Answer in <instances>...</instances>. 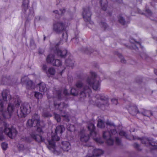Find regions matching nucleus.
Listing matches in <instances>:
<instances>
[{
	"mask_svg": "<svg viewBox=\"0 0 157 157\" xmlns=\"http://www.w3.org/2000/svg\"><path fill=\"white\" fill-rule=\"evenodd\" d=\"M91 77H88L86 81V84H84L81 80L77 81L75 84L76 87L78 89L80 92L81 98L86 97L87 94L91 92L90 87H92L94 90H98L100 87V83L96 79V74L91 72Z\"/></svg>",
	"mask_w": 157,
	"mask_h": 157,
	"instance_id": "1",
	"label": "nucleus"
},
{
	"mask_svg": "<svg viewBox=\"0 0 157 157\" xmlns=\"http://www.w3.org/2000/svg\"><path fill=\"white\" fill-rule=\"evenodd\" d=\"M3 132L11 139L15 138L18 134L15 128L10 127L5 121L0 120V141H2L4 139V136L2 134Z\"/></svg>",
	"mask_w": 157,
	"mask_h": 157,
	"instance_id": "2",
	"label": "nucleus"
},
{
	"mask_svg": "<svg viewBox=\"0 0 157 157\" xmlns=\"http://www.w3.org/2000/svg\"><path fill=\"white\" fill-rule=\"evenodd\" d=\"M65 128L63 125H59L57 126L55 131V133H52L51 139H48L46 142L47 146L49 150H52L54 152L55 154H57L58 148H57L56 151H55V141H58L59 140V138L57 136V135L61 134L64 131Z\"/></svg>",
	"mask_w": 157,
	"mask_h": 157,
	"instance_id": "3",
	"label": "nucleus"
},
{
	"mask_svg": "<svg viewBox=\"0 0 157 157\" xmlns=\"http://www.w3.org/2000/svg\"><path fill=\"white\" fill-rule=\"evenodd\" d=\"M27 125L29 127H35L39 132H42V129L45 126L44 122L40 120L39 116L36 114H34L32 119L27 121Z\"/></svg>",
	"mask_w": 157,
	"mask_h": 157,
	"instance_id": "4",
	"label": "nucleus"
},
{
	"mask_svg": "<svg viewBox=\"0 0 157 157\" xmlns=\"http://www.w3.org/2000/svg\"><path fill=\"white\" fill-rule=\"evenodd\" d=\"M21 100L18 98H15L14 101V104L10 103L8 104L7 108V111L4 112L2 113V115L5 118H9L10 117L15 108L14 105L16 106H18L20 105Z\"/></svg>",
	"mask_w": 157,
	"mask_h": 157,
	"instance_id": "5",
	"label": "nucleus"
},
{
	"mask_svg": "<svg viewBox=\"0 0 157 157\" xmlns=\"http://www.w3.org/2000/svg\"><path fill=\"white\" fill-rule=\"evenodd\" d=\"M30 111V107L29 105L27 103H24L21 105L19 109L17 110V116L20 118L25 117Z\"/></svg>",
	"mask_w": 157,
	"mask_h": 157,
	"instance_id": "6",
	"label": "nucleus"
},
{
	"mask_svg": "<svg viewBox=\"0 0 157 157\" xmlns=\"http://www.w3.org/2000/svg\"><path fill=\"white\" fill-rule=\"evenodd\" d=\"M117 133L116 130L113 129L111 130V132L109 131H105L103 132V137L106 140V143L109 145H113L114 141L112 138V136L115 135Z\"/></svg>",
	"mask_w": 157,
	"mask_h": 157,
	"instance_id": "7",
	"label": "nucleus"
},
{
	"mask_svg": "<svg viewBox=\"0 0 157 157\" xmlns=\"http://www.w3.org/2000/svg\"><path fill=\"white\" fill-rule=\"evenodd\" d=\"M67 21L66 20V21L64 22L61 21L55 22L53 24V29L57 33H60L63 31L65 26L67 25L68 24V23H67V25L66 24V21Z\"/></svg>",
	"mask_w": 157,
	"mask_h": 157,
	"instance_id": "8",
	"label": "nucleus"
},
{
	"mask_svg": "<svg viewBox=\"0 0 157 157\" xmlns=\"http://www.w3.org/2000/svg\"><path fill=\"white\" fill-rule=\"evenodd\" d=\"M83 10L82 15L85 21L90 24H93V22L91 20L92 14L90 8L89 7H87L84 8Z\"/></svg>",
	"mask_w": 157,
	"mask_h": 157,
	"instance_id": "9",
	"label": "nucleus"
},
{
	"mask_svg": "<svg viewBox=\"0 0 157 157\" xmlns=\"http://www.w3.org/2000/svg\"><path fill=\"white\" fill-rule=\"evenodd\" d=\"M62 148L59 149V147H56L55 146V151H56V149L57 148H58V151H57V154H55L54 153V152L52 150H50L51 151H52L54 154H56V155H59L60 154L62 150H63L64 151H68L71 148V145L70 143L67 141H63L62 143Z\"/></svg>",
	"mask_w": 157,
	"mask_h": 157,
	"instance_id": "10",
	"label": "nucleus"
},
{
	"mask_svg": "<svg viewBox=\"0 0 157 157\" xmlns=\"http://www.w3.org/2000/svg\"><path fill=\"white\" fill-rule=\"evenodd\" d=\"M99 97L100 98V99H98V104H97V105L98 107H101L102 109L104 110L105 108H104V107H105V105L107 104L108 103V98L104 96L100 97L99 94L97 95L95 97L98 99Z\"/></svg>",
	"mask_w": 157,
	"mask_h": 157,
	"instance_id": "11",
	"label": "nucleus"
},
{
	"mask_svg": "<svg viewBox=\"0 0 157 157\" xmlns=\"http://www.w3.org/2000/svg\"><path fill=\"white\" fill-rule=\"evenodd\" d=\"M51 49L52 52H54L55 54H56L58 56L62 58L64 57L67 53V51L66 50H61L57 48L56 47L54 48H51Z\"/></svg>",
	"mask_w": 157,
	"mask_h": 157,
	"instance_id": "12",
	"label": "nucleus"
},
{
	"mask_svg": "<svg viewBox=\"0 0 157 157\" xmlns=\"http://www.w3.org/2000/svg\"><path fill=\"white\" fill-rule=\"evenodd\" d=\"M30 135L32 138L38 142H42L44 140V139L42 137V136L37 134L35 132H32Z\"/></svg>",
	"mask_w": 157,
	"mask_h": 157,
	"instance_id": "13",
	"label": "nucleus"
},
{
	"mask_svg": "<svg viewBox=\"0 0 157 157\" xmlns=\"http://www.w3.org/2000/svg\"><path fill=\"white\" fill-rule=\"evenodd\" d=\"M2 96L3 100L5 101H11V102L14 100V99H11V96L8 91L5 90L3 91L2 93Z\"/></svg>",
	"mask_w": 157,
	"mask_h": 157,
	"instance_id": "14",
	"label": "nucleus"
},
{
	"mask_svg": "<svg viewBox=\"0 0 157 157\" xmlns=\"http://www.w3.org/2000/svg\"><path fill=\"white\" fill-rule=\"evenodd\" d=\"M80 141L82 142H86L89 139V136L88 135H86L84 131H82L79 134Z\"/></svg>",
	"mask_w": 157,
	"mask_h": 157,
	"instance_id": "15",
	"label": "nucleus"
},
{
	"mask_svg": "<svg viewBox=\"0 0 157 157\" xmlns=\"http://www.w3.org/2000/svg\"><path fill=\"white\" fill-rule=\"evenodd\" d=\"M88 128L90 131V135L94 138L97 135V133L95 131V127L94 124L90 123L88 126Z\"/></svg>",
	"mask_w": 157,
	"mask_h": 157,
	"instance_id": "16",
	"label": "nucleus"
},
{
	"mask_svg": "<svg viewBox=\"0 0 157 157\" xmlns=\"http://www.w3.org/2000/svg\"><path fill=\"white\" fill-rule=\"evenodd\" d=\"M103 153V151L99 149H95L93 151V155H87L86 157H93L94 156H98Z\"/></svg>",
	"mask_w": 157,
	"mask_h": 157,
	"instance_id": "17",
	"label": "nucleus"
},
{
	"mask_svg": "<svg viewBox=\"0 0 157 157\" xmlns=\"http://www.w3.org/2000/svg\"><path fill=\"white\" fill-rule=\"evenodd\" d=\"M128 109L130 113L133 116L135 115L139 112L137 107L134 105H132L129 107Z\"/></svg>",
	"mask_w": 157,
	"mask_h": 157,
	"instance_id": "18",
	"label": "nucleus"
},
{
	"mask_svg": "<svg viewBox=\"0 0 157 157\" xmlns=\"http://www.w3.org/2000/svg\"><path fill=\"white\" fill-rule=\"evenodd\" d=\"M54 105L55 108L57 109H58L60 111H62V109H64L68 106L67 105L63 103H57L55 102L54 101Z\"/></svg>",
	"mask_w": 157,
	"mask_h": 157,
	"instance_id": "19",
	"label": "nucleus"
},
{
	"mask_svg": "<svg viewBox=\"0 0 157 157\" xmlns=\"http://www.w3.org/2000/svg\"><path fill=\"white\" fill-rule=\"evenodd\" d=\"M130 42L133 44V45H132V48L136 50V51L138 50L137 46L141 47V44L139 42H137L133 39H130Z\"/></svg>",
	"mask_w": 157,
	"mask_h": 157,
	"instance_id": "20",
	"label": "nucleus"
},
{
	"mask_svg": "<svg viewBox=\"0 0 157 157\" xmlns=\"http://www.w3.org/2000/svg\"><path fill=\"white\" fill-rule=\"evenodd\" d=\"M25 79L27 80V76H25L24 77L22 78L21 82H26L27 86L28 88H29L31 87L33 84L32 81L30 80H28L26 81H25Z\"/></svg>",
	"mask_w": 157,
	"mask_h": 157,
	"instance_id": "21",
	"label": "nucleus"
},
{
	"mask_svg": "<svg viewBox=\"0 0 157 157\" xmlns=\"http://www.w3.org/2000/svg\"><path fill=\"white\" fill-rule=\"evenodd\" d=\"M56 59L55 58L54 56L52 54L49 55L46 58V61L48 63L52 65Z\"/></svg>",
	"mask_w": 157,
	"mask_h": 157,
	"instance_id": "22",
	"label": "nucleus"
},
{
	"mask_svg": "<svg viewBox=\"0 0 157 157\" xmlns=\"http://www.w3.org/2000/svg\"><path fill=\"white\" fill-rule=\"evenodd\" d=\"M119 134L121 136H124L127 138V139H129L130 140H135L136 139H140L137 137L136 136H132L131 138H129L128 137L126 133L124 131H122L120 132L119 133Z\"/></svg>",
	"mask_w": 157,
	"mask_h": 157,
	"instance_id": "23",
	"label": "nucleus"
},
{
	"mask_svg": "<svg viewBox=\"0 0 157 157\" xmlns=\"http://www.w3.org/2000/svg\"><path fill=\"white\" fill-rule=\"evenodd\" d=\"M29 3V0H23L22 7L23 11L25 12L28 10Z\"/></svg>",
	"mask_w": 157,
	"mask_h": 157,
	"instance_id": "24",
	"label": "nucleus"
},
{
	"mask_svg": "<svg viewBox=\"0 0 157 157\" xmlns=\"http://www.w3.org/2000/svg\"><path fill=\"white\" fill-rule=\"evenodd\" d=\"M100 3L102 9L105 11L106 10L107 7V0H101L100 1Z\"/></svg>",
	"mask_w": 157,
	"mask_h": 157,
	"instance_id": "25",
	"label": "nucleus"
},
{
	"mask_svg": "<svg viewBox=\"0 0 157 157\" xmlns=\"http://www.w3.org/2000/svg\"><path fill=\"white\" fill-rule=\"evenodd\" d=\"M39 90L42 92H45L47 90L46 85L43 82H40L39 84Z\"/></svg>",
	"mask_w": 157,
	"mask_h": 157,
	"instance_id": "26",
	"label": "nucleus"
},
{
	"mask_svg": "<svg viewBox=\"0 0 157 157\" xmlns=\"http://www.w3.org/2000/svg\"><path fill=\"white\" fill-rule=\"evenodd\" d=\"M141 142L142 144H144L146 146H148L150 145H152L151 143V141L148 138L144 137L141 139Z\"/></svg>",
	"mask_w": 157,
	"mask_h": 157,
	"instance_id": "27",
	"label": "nucleus"
},
{
	"mask_svg": "<svg viewBox=\"0 0 157 157\" xmlns=\"http://www.w3.org/2000/svg\"><path fill=\"white\" fill-rule=\"evenodd\" d=\"M55 73V70L52 67L49 68L46 73L48 76H50V75H54Z\"/></svg>",
	"mask_w": 157,
	"mask_h": 157,
	"instance_id": "28",
	"label": "nucleus"
},
{
	"mask_svg": "<svg viewBox=\"0 0 157 157\" xmlns=\"http://www.w3.org/2000/svg\"><path fill=\"white\" fill-rule=\"evenodd\" d=\"M72 57H70V58L65 61V62L67 66L72 67L74 66V61L72 59Z\"/></svg>",
	"mask_w": 157,
	"mask_h": 157,
	"instance_id": "29",
	"label": "nucleus"
},
{
	"mask_svg": "<svg viewBox=\"0 0 157 157\" xmlns=\"http://www.w3.org/2000/svg\"><path fill=\"white\" fill-rule=\"evenodd\" d=\"M97 126L100 128H103L105 127V123L104 121L101 119H98Z\"/></svg>",
	"mask_w": 157,
	"mask_h": 157,
	"instance_id": "30",
	"label": "nucleus"
},
{
	"mask_svg": "<svg viewBox=\"0 0 157 157\" xmlns=\"http://www.w3.org/2000/svg\"><path fill=\"white\" fill-rule=\"evenodd\" d=\"M62 116L64 117V120L67 121H69L70 118L69 114L66 113L64 112L63 113H61Z\"/></svg>",
	"mask_w": 157,
	"mask_h": 157,
	"instance_id": "31",
	"label": "nucleus"
},
{
	"mask_svg": "<svg viewBox=\"0 0 157 157\" xmlns=\"http://www.w3.org/2000/svg\"><path fill=\"white\" fill-rule=\"evenodd\" d=\"M62 64V62L59 59H56L52 65L56 66H59Z\"/></svg>",
	"mask_w": 157,
	"mask_h": 157,
	"instance_id": "32",
	"label": "nucleus"
},
{
	"mask_svg": "<svg viewBox=\"0 0 157 157\" xmlns=\"http://www.w3.org/2000/svg\"><path fill=\"white\" fill-rule=\"evenodd\" d=\"M53 94L56 95V97L58 98L59 100L61 96V91L60 90H56L53 91Z\"/></svg>",
	"mask_w": 157,
	"mask_h": 157,
	"instance_id": "33",
	"label": "nucleus"
},
{
	"mask_svg": "<svg viewBox=\"0 0 157 157\" xmlns=\"http://www.w3.org/2000/svg\"><path fill=\"white\" fill-rule=\"evenodd\" d=\"M142 113L144 116H147L148 117L152 115L151 112L149 110H145Z\"/></svg>",
	"mask_w": 157,
	"mask_h": 157,
	"instance_id": "34",
	"label": "nucleus"
},
{
	"mask_svg": "<svg viewBox=\"0 0 157 157\" xmlns=\"http://www.w3.org/2000/svg\"><path fill=\"white\" fill-rule=\"evenodd\" d=\"M67 128L68 130L71 132L75 130L74 126L71 124H68L67 125Z\"/></svg>",
	"mask_w": 157,
	"mask_h": 157,
	"instance_id": "35",
	"label": "nucleus"
},
{
	"mask_svg": "<svg viewBox=\"0 0 157 157\" xmlns=\"http://www.w3.org/2000/svg\"><path fill=\"white\" fill-rule=\"evenodd\" d=\"M71 94L74 96H77L78 93V91L75 88L71 89Z\"/></svg>",
	"mask_w": 157,
	"mask_h": 157,
	"instance_id": "36",
	"label": "nucleus"
},
{
	"mask_svg": "<svg viewBox=\"0 0 157 157\" xmlns=\"http://www.w3.org/2000/svg\"><path fill=\"white\" fill-rule=\"evenodd\" d=\"M118 21L122 25H124L126 22L124 18L121 16H119L118 17Z\"/></svg>",
	"mask_w": 157,
	"mask_h": 157,
	"instance_id": "37",
	"label": "nucleus"
},
{
	"mask_svg": "<svg viewBox=\"0 0 157 157\" xmlns=\"http://www.w3.org/2000/svg\"><path fill=\"white\" fill-rule=\"evenodd\" d=\"M34 95L35 97L38 99H41L42 97V94L39 92H35Z\"/></svg>",
	"mask_w": 157,
	"mask_h": 157,
	"instance_id": "38",
	"label": "nucleus"
},
{
	"mask_svg": "<svg viewBox=\"0 0 157 157\" xmlns=\"http://www.w3.org/2000/svg\"><path fill=\"white\" fill-rule=\"evenodd\" d=\"M141 57L144 59H146L149 57L148 55L145 52H143L140 54Z\"/></svg>",
	"mask_w": 157,
	"mask_h": 157,
	"instance_id": "39",
	"label": "nucleus"
},
{
	"mask_svg": "<svg viewBox=\"0 0 157 157\" xmlns=\"http://www.w3.org/2000/svg\"><path fill=\"white\" fill-rule=\"evenodd\" d=\"M54 118L57 122H59L61 121V117L59 114L54 113Z\"/></svg>",
	"mask_w": 157,
	"mask_h": 157,
	"instance_id": "40",
	"label": "nucleus"
},
{
	"mask_svg": "<svg viewBox=\"0 0 157 157\" xmlns=\"http://www.w3.org/2000/svg\"><path fill=\"white\" fill-rule=\"evenodd\" d=\"M9 78H8L6 76H4L2 78V83L3 84H5L6 82L9 80Z\"/></svg>",
	"mask_w": 157,
	"mask_h": 157,
	"instance_id": "41",
	"label": "nucleus"
},
{
	"mask_svg": "<svg viewBox=\"0 0 157 157\" xmlns=\"http://www.w3.org/2000/svg\"><path fill=\"white\" fill-rule=\"evenodd\" d=\"M3 101L2 100H0V111L2 112L3 110Z\"/></svg>",
	"mask_w": 157,
	"mask_h": 157,
	"instance_id": "42",
	"label": "nucleus"
},
{
	"mask_svg": "<svg viewBox=\"0 0 157 157\" xmlns=\"http://www.w3.org/2000/svg\"><path fill=\"white\" fill-rule=\"evenodd\" d=\"M2 146L3 150H6L8 147V144L5 143H3L2 144Z\"/></svg>",
	"mask_w": 157,
	"mask_h": 157,
	"instance_id": "43",
	"label": "nucleus"
},
{
	"mask_svg": "<svg viewBox=\"0 0 157 157\" xmlns=\"http://www.w3.org/2000/svg\"><path fill=\"white\" fill-rule=\"evenodd\" d=\"M146 14L147 16L149 17L151 15L152 13L149 9H147L146 11Z\"/></svg>",
	"mask_w": 157,
	"mask_h": 157,
	"instance_id": "44",
	"label": "nucleus"
},
{
	"mask_svg": "<svg viewBox=\"0 0 157 157\" xmlns=\"http://www.w3.org/2000/svg\"><path fill=\"white\" fill-rule=\"evenodd\" d=\"M94 140L96 141L97 142H98L100 144H102L103 143V141L100 138H94Z\"/></svg>",
	"mask_w": 157,
	"mask_h": 157,
	"instance_id": "45",
	"label": "nucleus"
},
{
	"mask_svg": "<svg viewBox=\"0 0 157 157\" xmlns=\"http://www.w3.org/2000/svg\"><path fill=\"white\" fill-rule=\"evenodd\" d=\"M62 36L63 37V40L65 42H66L67 41V34H65L64 33H63L62 34Z\"/></svg>",
	"mask_w": 157,
	"mask_h": 157,
	"instance_id": "46",
	"label": "nucleus"
},
{
	"mask_svg": "<svg viewBox=\"0 0 157 157\" xmlns=\"http://www.w3.org/2000/svg\"><path fill=\"white\" fill-rule=\"evenodd\" d=\"M47 66L46 64H44L42 65V70L46 73V71H47Z\"/></svg>",
	"mask_w": 157,
	"mask_h": 157,
	"instance_id": "47",
	"label": "nucleus"
},
{
	"mask_svg": "<svg viewBox=\"0 0 157 157\" xmlns=\"http://www.w3.org/2000/svg\"><path fill=\"white\" fill-rule=\"evenodd\" d=\"M43 116L44 117H47L50 116V114L48 112H44L43 113Z\"/></svg>",
	"mask_w": 157,
	"mask_h": 157,
	"instance_id": "48",
	"label": "nucleus"
},
{
	"mask_svg": "<svg viewBox=\"0 0 157 157\" xmlns=\"http://www.w3.org/2000/svg\"><path fill=\"white\" fill-rule=\"evenodd\" d=\"M119 56L121 59V62L124 63H125L126 60L124 59V58L123 57L122 55L121 54H119Z\"/></svg>",
	"mask_w": 157,
	"mask_h": 157,
	"instance_id": "49",
	"label": "nucleus"
},
{
	"mask_svg": "<svg viewBox=\"0 0 157 157\" xmlns=\"http://www.w3.org/2000/svg\"><path fill=\"white\" fill-rule=\"evenodd\" d=\"M100 25L103 27H104L105 29H106L107 27L106 24L104 22H101L100 24Z\"/></svg>",
	"mask_w": 157,
	"mask_h": 157,
	"instance_id": "50",
	"label": "nucleus"
},
{
	"mask_svg": "<svg viewBox=\"0 0 157 157\" xmlns=\"http://www.w3.org/2000/svg\"><path fill=\"white\" fill-rule=\"evenodd\" d=\"M111 101L115 105H117L118 103L117 100L114 98H113L111 99Z\"/></svg>",
	"mask_w": 157,
	"mask_h": 157,
	"instance_id": "51",
	"label": "nucleus"
},
{
	"mask_svg": "<svg viewBox=\"0 0 157 157\" xmlns=\"http://www.w3.org/2000/svg\"><path fill=\"white\" fill-rule=\"evenodd\" d=\"M120 141H121L118 138L116 137V142L117 144H120Z\"/></svg>",
	"mask_w": 157,
	"mask_h": 157,
	"instance_id": "52",
	"label": "nucleus"
},
{
	"mask_svg": "<svg viewBox=\"0 0 157 157\" xmlns=\"http://www.w3.org/2000/svg\"><path fill=\"white\" fill-rule=\"evenodd\" d=\"M133 145H134V147L135 148L138 149V150H139V145L138 144H137V143H135Z\"/></svg>",
	"mask_w": 157,
	"mask_h": 157,
	"instance_id": "53",
	"label": "nucleus"
},
{
	"mask_svg": "<svg viewBox=\"0 0 157 157\" xmlns=\"http://www.w3.org/2000/svg\"><path fill=\"white\" fill-rule=\"evenodd\" d=\"M72 40L74 42L75 41H76L77 43H78V37L77 36H75V38L72 39Z\"/></svg>",
	"mask_w": 157,
	"mask_h": 157,
	"instance_id": "54",
	"label": "nucleus"
},
{
	"mask_svg": "<svg viewBox=\"0 0 157 157\" xmlns=\"http://www.w3.org/2000/svg\"><path fill=\"white\" fill-rule=\"evenodd\" d=\"M106 124L108 125H109L111 127L113 126H113V124H112L111 122H109V121L107 122H106Z\"/></svg>",
	"mask_w": 157,
	"mask_h": 157,
	"instance_id": "55",
	"label": "nucleus"
},
{
	"mask_svg": "<svg viewBox=\"0 0 157 157\" xmlns=\"http://www.w3.org/2000/svg\"><path fill=\"white\" fill-rule=\"evenodd\" d=\"M63 94L65 95H68L69 94L68 93L67 90L66 89H65L63 90Z\"/></svg>",
	"mask_w": 157,
	"mask_h": 157,
	"instance_id": "56",
	"label": "nucleus"
},
{
	"mask_svg": "<svg viewBox=\"0 0 157 157\" xmlns=\"http://www.w3.org/2000/svg\"><path fill=\"white\" fill-rule=\"evenodd\" d=\"M60 11H61V13L63 14L65 12V10L64 9L60 10Z\"/></svg>",
	"mask_w": 157,
	"mask_h": 157,
	"instance_id": "57",
	"label": "nucleus"
},
{
	"mask_svg": "<svg viewBox=\"0 0 157 157\" xmlns=\"http://www.w3.org/2000/svg\"><path fill=\"white\" fill-rule=\"evenodd\" d=\"M53 13L55 14H57L58 13V11L57 10H55L53 11Z\"/></svg>",
	"mask_w": 157,
	"mask_h": 157,
	"instance_id": "58",
	"label": "nucleus"
},
{
	"mask_svg": "<svg viewBox=\"0 0 157 157\" xmlns=\"http://www.w3.org/2000/svg\"><path fill=\"white\" fill-rule=\"evenodd\" d=\"M154 73L155 74L157 75V69H155L154 70Z\"/></svg>",
	"mask_w": 157,
	"mask_h": 157,
	"instance_id": "59",
	"label": "nucleus"
},
{
	"mask_svg": "<svg viewBox=\"0 0 157 157\" xmlns=\"http://www.w3.org/2000/svg\"><path fill=\"white\" fill-rule=\"evenodd\" d=\"M122 0H116V1L118 3H121L122 2Z\"/></svg>",
	"mask_w": 157,
	"mask_h": 157,
	"instance_id": "60",
	"label": "nucleus"
},
{
	"mask_svg": "<svg viewBox=\"0 0 157 157\" xmlns=\"http://www.w3.org/2000/svg\"><path fill=\"white\" fill-rule=\"evenodd\" d=\"M88 48H86L85 51V52L86 53H89V52H88Z\"/></svg>",
	"mask_w": 157,
	"mask_h": 157,
	"instance_id": "61",
	"label": "nucleus"
},
{
	"mask_svg": "<svg viewBox=\"0 0 157 157\" xmlns=\"http://www.w3.org/2000/svg\"><path fill=\"white\" fill-rule=\"evenodd\" d=\"M47 97H48V99H51V97H49L48 95L47 96Z\"/></svg>",
	"mask_w": 157,
	"mask_h": 157,
	"instance_id": "62",
	"label": "nucleus"
},
{
	"mask_svg": "<svg viewBox=\"0 0 157 157\" xmlns=\"http://www.w3.org/2000/svg\"><path fill=\"white\" fill-rule=\"evenodd\" d=\"M135 129H134L133 130H130V131L131 132H134Z\"/></svg>",
	"mask_w": 157,
	"mask_h": 157,
	"instance_id": "63",
	"label": "nucleus"
},
{
	"mask_svg": "<svg viewBox=\"0 0 157 157\" xmlns=\"http://www.w3.org/2000/svg\"><path fill=\"white\" fill-rule=\"evenodd\" d=\"M45 38H46L45 36L44 35V40H45Z\"/></svg>",
	"mask_w": 157,
	"mask_h": 157,
	"instance_id": "64",
	"label": "nucleus"
}]
</instances>
